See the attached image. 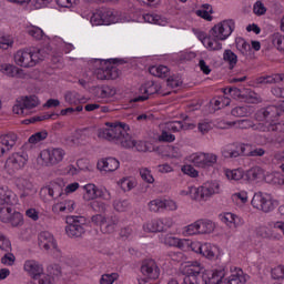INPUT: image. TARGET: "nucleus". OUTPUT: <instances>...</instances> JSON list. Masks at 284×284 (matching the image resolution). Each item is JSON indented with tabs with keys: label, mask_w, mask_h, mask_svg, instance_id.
I'll return each mask as SVG.
<instances>
[{
	"label": "nucleus",
	"mask_w": 284,
	"mask_h": 284,
	"mask_svg": "<svg viewBox=\"0 0 284 284\" xmlns=\"http://www.w3.org/2000/svg\"><path fill=\"white\" fill-rule=\"evenodd\" d=\"M281 81H284V74H274L258 78V83L261 85H265L267 83H281Z\"/></svg>",
	"instance_id": "nucleus-46"
},
{
	"label": "nucleus",
	"mask_w": 284,
	"mask_h": 284,
	"mask_svg": "<svg viewBox=\"0 0 284 284\" xmlns=\"http://www.w3.org/2000/svg\"><path fill=\"white\" fill-rule=\"evenodd\" d=\"M118 185L123 192H130V190H133L134 187V182L128 178H123L118 182Z\"/></svg>",
	"instance_id": "nucleus-62"
},
{
	"label": "nucleus",
	"mask_w": 284,
	"mask_h": 284,
	"mask_svg": "<svg viewBox=\"0 0 284 284\" xmlns=\"http://www.w3.org/2000/svg\"><path fill=\"white\" fill-rule=\"evenodd\" d=\"M28 153H12L8 156L4 163V170L11 176L12 174H17V172L23 170L26 165H28Z\"/></svg>",
	"instance_id": "nucleus-7"
},
{
	"label": "nucleus",
	"mask_w": 284,
	"mask_h": 284,
	"mask_svg": "<svg viewBox=\"0 0 284 284\" xmlns=\"http://www.w3.org/2000/svg\"><path fill=\"white\" fill-rule=\"evenodd\" d=\"M0 72L6 74V77H10L11 79H19V77L23 74V69H20L19 67L11 63H3L0 64Z\"/></svg>",
	"instance_id": "nucleus-30"
},
{
	"label": "nucleus",
	"mask_w": 284,
	"mask_h": 284,
	"mask_svg": "<svg viewBox=\"0 0 284 284\" xmlns=\"http://www.w3.org/2000/svg\"><path fill=\"white\" fill-rule=\"evenodd\" d=\"M118 225H119V217L113 215L109 220H106V223H104V226L102 227V233L112 234L116 230Z\"/></svg>",
	"instance_id": "nucleus-44"
},
{
	"label": "nucleus",
	"mask_w": 284,
	"mask_h": 284,
	"mask_svg": "<svg viewBox=\"0 0 284 284\" xmlns=\"http://www.w3.org/2000/svg\"><path fill=\"white\" fill-rule=\"evenodd\" d=\"M272 278H275V281L284 280V266L283 265H278L272 270Z\"/></svg>",
	"instance_id": "nucleus-64"
},
{
	"label": "nucleus",
	"mask_w": 284,
	"mask_h": 284,
	"mask_svg": "<svg viewBox=\"0 0 284 284\" xmlns=\"http://www.w3.org/2000/svg\"><path fill=\"white\" fill-rule=\"evenodd\" d=\"M193 192H197L200 201H207V199H212L216 194H222L223 187L221 186V182L214 180L203 183V185L199 186L197 190H193Z\"/></svg>",
	"instance_id": "nucleus-10"
},
{
	"label": "nucleus",
	"mask_w": 284,
	"mask_h": 284,
	"mask_svg": "<svg viewBox=\"0 0 284 284\" xmlns=\"http://www.w3.org/2000/svg\"><path fill=\"white\" fill-rule=\"evenodd\" d=\"M141 274L145 276L149 281H156L161 276V268L156 261L144 260L141 265Z\"/></svg>",
	"instance_id": "nucleus-15"
},
{
	"label": "nucleus",
	"mask_w": 284,
	"mask_h": 284,
	"mask_svg": "<svg viewBox=\"0 0 284 284\" xmlns=\"http://www.w3.org/2000/svg\"><path fill=\"white\" fill-rule=\"evenodd\" d=\"M162 243L164 245H168L169 247H178L179 250H185L189 245V242L186 239H179L176 236H173L172 234H166L162 239Z\"/></svg>",
	"instance_id": "nucleus-27"
},
{
	"label": "nucleus",
	"mask_w": 284,
	"mask_h": 284,
	"mask_svg": "<svg viewBox=\"0 0 284 284\" xmlns=\"http://www.w3.org/2000/svg\"><path fill=\"white\" fill-rule=\"evenodd\" d=\"M23 271L28 276H30L33 281H37L41 274H43V264H41L37 260H27L23 264Z\"/></svg>",
	"instance_id": "nucleus-17"
},
{
	"label": "nucleus",
	"mask_w": 284,
	"mask_h": 284,
	"mask_svg": "<svg viewBox=\"0 0 284 284\" xmlns=\"http://www.w3.org/2000/svg\"><path fill=\"white\" fill-rule=\"evenodd\" d=\"M37 105H39V98L36 95L18 98L13 105V114L28 116V114H30V110H33Z\"/></svg>",
	"instance_id": "nucleus-8"
},
{
	"label": "nucleus",
	"mask_w": 284,
	"mask_h": 284,
	"mask_svg": "<svg viewBox=\"0 0 284 284\" xmlns=\"http://www.w3.org/2000/svg\"><path fill=\"white\" fill-rule=\"evenodd\" d=\"M140 93L142 95L135 97L132 100L133 103L148 101L152 94H158L159 97H168V94H170V90L165 88V84L149 81L140 87Z\"/></svg>",
	"instance_id": "nucleus-2"
},
{
	"label": "nucleus",
	"mask_w": 284,
	"mask_h": 284,
	"mask_svg": "<svg viewBox=\"0 0 284 284\" xmlns=\"http://www.w3.org/2000/svg\"><path fill=\"white\" fill-rule=\"evenodd\" d=\"M61 276V267L58 265L49 266L47 273H42L37 278L38 284H54V281Z\"/></svg>",
	"instance_id": "nucleus-16"
},
{
	"label": "nucleus",
	"mask_w": 284,
	"mask_h": 284,
	"mask_svg": "<svg viewBox=\"0 0 284 284\" xmlns=\"http://www.w3.org/2000/svg\"><path fill=\"white\" fill-rule=\"evenodd\" d=\"M251 205L261 212H272L274 210V199L267 193L257 192L253 195Z\"/></svg>",
	"instance_id": "nucleus-14"
},
{
	"label": "nucleus",
	"mask_w": 284,
	"mask_h": 284,
	"mask_svg": "<svg viewBox=\"0 0 284 284\" xmlns=\"http://www.w3.org/2000/svg\"><path fill=\"white\" fill-rule=\"evenodd\" d=\"M65 159V150L61 148H49L40 152V160L42 165L52 168V165H59Z\"/></svg>",
	"instance_id": "nucleus-6"
},
{
	"label": "nucleus",
	"mask_w": 284,
	"mask_h": 284,
	"mask_svg": "<svg viewBox=\"0 0 284 284\" xmlns=\"http://www.w3.org/2000/svg\"><path fill=\"white\" fill-rule=\"evenodd\" d=\"M247 283V277L245 276V273H243V270L241 268H234L232 271V274L227 278H222L220 284H245Z\"/></svg>",
	"instance_id": "nucleus-26"
},
{
	"label": "nucleus",
	"mask_w": 284,
	"mask_h": 284,
	"mask_svg": "<svg viewBox=\"0 0 284 284\" xmlns=\"http://www.w3.org/2000/svg\"><path fill=\"white\" fill-rule=\"evenodd\" d=\"M44 192L52 199H61V196H63V186L59 183H51L49 186L44 187Z\"/></svg>",
	"instance_id": "nucleus-35"
},
{
	"label": "nucleus",
	"mask_w": 284,
	"mask_h": 284,
	"mask_svg": "<svg viewBox=\"0 0 284 284\" xmlns=\"http://www.w3.org/2000/svg\"><path fill=\"white\" fill-rule=\"evenodd\" d=\"M200 234H212L216 229V224L210 220H197Z\"/></svg>",
	"instance_id": "nucleus-34"
},
{
	"label": "nucleus",
	"mask_w": 284,
	"mask_h": 284,
	"mask_svg": "<svg viewBox=\"0 0 284 284\" xmlns=\"http://www.w3.org/2000/svg\"><path fill=\"white\" fill-rule=\"evenodd\" d=\"M14 145H17V134L8 133L0 135V159L6 156Z\"/></svg>",
	"instance_id": "nucleus-20"
},
{
	"label": "nucleus",
	"mask_w": 284,
	"mask_h": 284,
	"mask_svg": "<svg viewBox=\"0 0 284 284\" xmlns=\"http://www.w3.org/2000/svg\"><path fill=\"white\" fill-rule=\"evenodd\" d=\"M221 39L214 38V33L210 31V37L204 39V45L207 50H223V43H221Z\"/></svg>",
	"instance_id": "nucleus-33"
},
{
	"label": "nucleus",
	"mask_w": 284,
	"mask_h": 284,
	"mask_svg": "<svg viewBox=\"0 0 284 284\" xmlns=\"http://www.w3.org/2000/svg\"><path fill=\"white\" fill-rule=\"evenodd\" d=\"M223 59L225 63L229 64L230 70H234V68H236V63H239V55L230 49L224 50Z\"/></svg>",
	"instance_id": "nucleus-38"
},
{
	"label": "nucleus",
	"mask_w": 284,
	"mask_h": 284,
	"mask_svg": "<svg viewBox=\"0 0 284 284\" xmlns=\"http://www.w3.org/2000/svg\"><path fill=\"white\" fill-rule=\"evenodd\" d=\"M44 59L45 52L41 49H19L13 54V61L19 68H34Z\"/></svg>",
	"instance_id": "nucleus-1"
},
{
	"label": "nucleus",
	"mask_w": 284,
	"mask_h": 284,
	"mask_svg": "<svg viewBox=\"0 0 284 284\" xmlns=\"http://www.w3.org/2000/svg\"><path fill=\"white\" fill-rule=\"evenodd\" d=\"M74 200L71 199H65V200H61V201H57L53 205H52V212L54 214H70V212H74Z\"/></svg>",
	"instance_id": "nucleus-23"
},
{
	"label": "nucleus",
	"mask_w": 284,
	"mask_h": 284,
	"mask_svg": "<svg viewBox=\"0 0 284 284\" xmlns=\"http://www.w3.org/2000/svg\"><path fill=\"white\" fill-rule=\"evenodd\" d=\"M216 161H219V155L214 153L200 152L191 155V163H193L195 168H201L202 170L214 168Z\"/></svg>",
	"instance_id": "nucleus-13"
},
{
	"label": "nucleus",
	"mask_w": 284,
	"mask_h": 284,
	"mask_svg": "<svg viewBox=\"0 0 284 284\" xmlns=\"http://www.w3.org/2000/svg\"><path fill=\"white\" fill-rule=\"evenodd\" d=\"M200 278H202L203 284H221V281L225 278V268L206 271L202 273Z\"/></svg>",
	"instance_id": "nucleus-18"
},
{
	"label": "nucleus",
	"mask_w": 284,
	"mask_h": 284,
	"mask_svg": "<svg viewBox=\"0 0 284 284\" xmlns=\"http://www.w3.org/2000/svg\"><path fill=\"white\" fill-rule=\"evenodd\" d=\"M91 223L100 227L101 232H103V227L108 223V219L103 214H95L91 217Z\"/></svg>",
	"instance_id": "nucleus-58"
},
{
	"label": "nucleus",
	"mask_w": 284,
	"mask_h": 284,
	"mask_svg": "<svg viewBox=\"0 0 284 284\" xmlns=\"http://www.w3.org/2000/svg\"><path fill=\"white\" fill-rule=\"evenodd\" d=\"M39 241V247L41 250H45V252H49V250H58L57 240L54 239V235L48 231H43L38 236Z\"/></svg>",
	"instance_id": "nucleus-19"
},
{
	"label": "nucleus",
	"mask_w": 284,
	"mask_h": 284,
	"mask_svg": "<svg viewBox=\"0 0 284 284\" xmlns=\"http://www.w3.org/2000/svg\"><path fill=\"white\" fill-rule=\"evenodd\" d=\"M145 23H153L155 26H165V20L156 13H146L143 16Z\"/></svg>",
	"instance_id": "nucleus-47"
},
{
	"label": "nucleus",
	"mask_w": 284,
	"mask_h": 284,
	"mask_svg": "<svg viewBox=\"0 0 284 284\" xmlns=\"http://www.w3.org/2000/svg\"><path fill=\"white\" fill-rule=\"evenodd\" d=\"M19 197L17 193L8 186H0V205H17Z\"/></svg>",
	"instance_id": "nucleus-22"
},
{
	"label": "nucleus",
	"mask_w": 284,
	"mask_h": 284,
	"mask_svg": "<svg viewBox=\"0 0 284 284\" xmlns=\"http://www.w3.org/2000/svg\"><path fill=\"white\" fill-rule=\"evenodd\" d=\"M235 125H237L240 130H250V128H252L256 132H274V126H267L263 123L254 124L252 120H239L235 122Z\"/></svg>",
	"instance_id": "nucleus-21"
},
{
	"label": "nucleus",
	"mask_w": 284,
	"mask_h": 284,
	"mask_svg": "<svg viewBox=\"0 0 284 284\" xmlns=\"http://www.w3.org/2000/svg\"><path fill=\"white\" fill-rule=\"evenodd\" d=\"M121 163L115 158H105L98 161L97 168L100 172H116Z\"/></svg>",
	"instance_id": "nucleus-24"
},
{
	"label": "nucleus",
	"mask_w": 284,
	"mask_h": 284,
	"mask_svg": "<svg viewBox=\"0 0 284 284\" xmlns=\"http://www.w3.org/2000/svg\"><path fill=\"white\" fill-rule=\"evenodd\" d=\"M235 45H236V50H239V52H241L243 57H247V54L252 52V45L250 44V42H247L243 38H236Z\"/></svg>",
	"instance_id": "nucleus-40"
},
{
	"label": "nucleus",
	"mask_w": 284,
	"mask_h": 284,
	"mask_svg": "<svg viewBox=\"0 0 284 284\" xmlns=\"http://www.w3.org/2000/svg\"><path fill=\"white\" fill-rule=\"evenodd\" d=\"M244 95H245L247 103H261L263 101L261 95H258V93L252 91V89H246Z\"/></svg>",
	"instance_id": "nucleus-55"
},
{
	"label": "nucleus",
	"mask_w": 284,
	"mask_h": 284,
	"mask_svg": "<svg viewBox=\"0 0 284 284\" xmlns=\"http://www.w3.org/2000/svg\"><path fill=\"white\" fill-rule=\"evenodd\" d=\"M222 154L224 159H236L239 158L240 151L236 144H227L222 150Z\"/></svg>",
	"instance_id": "nucleus-45"
},
{
	"label": "nucleus",
	"mask_w": 284,
	"mask_h": 284,
	"mask_svg": "<svg viewBox=\"0 0 284 284\" xmlns=\"http://www.w3.org/2000/svg\"><path fill=\"white\" fill-rule=\"evenodd\" d=\"M108 128H102L98 130V138L105 139L106 141H113V143H119L121 136L125 130H130V125L123 122L116 124L106 123Z\"/></svg>",
	"instance_id": "nucleus-3"
},
{
	"label": "nucleus",
	"mask_w": 284,
	"mask_h": 284,
	"mask_svg": "<svg viewBox=\"0 0 284 284\" xmlns=\"http://www.w3.org/2000/svg\"><path fill=\"white\" fill-rule=\"evenodd\" d=\"M205 272H203V264L197 261L186 262L184 265V274L186 276H193V278H201Z\"/></svg>",
	"instance_id": "nucleus-25"
},
{
	"label": "nucleus",
	"mask_w": 284,
	"mask_h": 284,
	"mask_svg": "<svg viewBox=\"0 0 284 284\" xmlns=\"http://www.w3.org/2000/svg\"><path fill=\"white\" fill-rule=\"evenodd\" d=\"M236 28V23L234 20H223L215 24L210 31L213 32L214 39H221L222 41H226V39H230L232 33L234 32V29Z\"/></svg>",
	"instance_id": "nucleus-12"
},
{
	"label": "nucleus",
	"mask_w": 284,
	"mask_h": 284,
	"mask_svg": "<svg viewBox=\"0 0 284 284\" xmlns=\"http://www.w3.org/2000/svg\"><path fill=\"white\" fill-rule=\"evenodd\" d=\"M113 207L116 212H126V210H130V202L128 200H115Z\"/></svg>",
	"instance_id": "nucleus-59"
},
{
	"label": "nucleus",
	"mask_w": 284,
	"mask_h": 284,
	"mask_svg": "<svg viewBox=\"0 0 284 284\" xmlns=\"http://www.w3.org/2000/svg\"><path fill=\"white\" fill-rule=\"evenodd\" d=\"M84 219L79 216L67 217L65 234L70 239H79L85 234Z\"/></svg>",
	"instance_id": "nucleus-11"
},
{
	"label": "nucleus",
	"mask_w": 284,
	"mask_h": 284,
	"mask_svg": "<svg viewBox=\"0 0 284 284\" xmlns=\"http://www.w3.org/2000/svg\"><path fill=\"white\" fill-rule=\"evenodd\" d=\"M224 174L229 181H241L245 176V171L243 169H226Z\"/></svg>",
	"instance_id": "nucleus-42"
},
{
	"label": "nucleus",
	"mask_w": 284,
	"mask_h": 284,
	"mask_svg": "<svg viewBox=\"0 0 284 284\" xmlns=\"http://www.w3.org/2000/svg\"><path fill=\"white\" fill-rule=\"evenodd\" d=\"M90 206L94 212H99L100 214L108 212V204L101 200H93Z\"/></svg>",
	"instance_id": "nucleus-56"
},
{
	"label": "nucleus",
	"mask_w": 284,
	"mask_h": 284,
	"mask_svg": "<svg viewBox=\"0 0 284 284\" xmlns=\"http://www.w3.org/2000/svg\"><path fill=\"white\" fill-rule=\"evenodd\" d=\"M97 94L100 99H110L116 94V89L110 85H103L97 89Z\"/></svg>",
	"instance_id": "nucleus-43"
},
{
	"label": "nucleus",
	"mask_w": 284,
	"mask_h": 284,
	"mask_svg": "<svg viewBox=\"0 0 284 284\" xmlns=\"http://www.w3.org/2000/svg\"><path fill=\"white\" fill-rule=\"evenodd\" d=\"M244 176L248 183L263 181L265 179V171L261 166H253L245 172Z\"/></svg>",
	"instance_id": "nucleus-29"
},
{
	"label": "nucleus",
	"mask_w": 284,
	"mask_h": 284,
	"mask_svg": "<svg viewBox=\"0 0 284 284\" xmlns=\"http://www.w3.org/2000/svg\"><path fill=\"white\" fill-rule=\"evenodd\" d=\"M168 132H181V130H187V126L182 121H172L165 124Z\"/></svg>",
	"instance_id": "nucleus-51"
},
{
	"label": "nucleus",
	"mask_w": 284,
	"mask_h": 284,
	"mask_svg": "<svg viewBox=\"0 0 284 284\" xmlns=\"http://www.w3.org/2000/svg\"><path fill=\"white\" fill-rule=\"evenodd\" d=\"M47 139H48V131L43 130L32 134L29 138V143H31L32 145H37V143H41V141H45Z\"/></svg>",
	"instance_id": "nucleus-53"
},
{
	"label": "nucleus",
	"mask_w": 284,
	"mask_h": 284,
	"mask_svg": "<svg viewBox=\"0 0 284 284\" xmlns=\"http://www.w3.org/2000/svg\"><path fill=\"white\" fill-rule=\"evenodd\" d=\"M150 74L158 77L159 79H165L170 77V68L163 64L152 65L149 68Z\"/></svg>",
	"instance_id": "nucleus-32"
},
{
	"label": "nucleus",
	"mask_w": 284,
	"mask_h": 284,
	"mask_svg": "<svg viewBox=\"0 0 284 284\" xmlns=\"http://www.w3.org/2000/svg\"><path fill=\"white\" fill-rule=\"evenodd\" d=\"M200 254H202V256H204L205 258L212 260L216 256V251L214 246H212V244L204 243L202 244V251Z\"/></svg>",
	"instance_id": "nucleus-50"
},
{
	"label": "nucleus",
	"mask_w": 284,
	"mask_h": 284,
	"mask_svg": "<svg viewBox=\"0 0 284 284\" xmlns=\"http://www.w3.org/2000/svg\"><path fill=\"white\" fill-rule=\"evenodd\" d=\"M7 223H10L12 227H21V225H23V214L13 210V213H11V216Z\"/></svg>",
	"instance_id": "nucleus-48"
},
{
	"label": "nucleus",
	"mask_w": 284,
	"mask_h": 284,
	"mask_svg": "<svg viewBox=\"0 0 284 284\" xmlns=\"http://www.w3.org/2000/svg\"><path fill=\"white\" fill-rule=\"evenodd\" d=\"M149 212H153V214H161V212H164V199L156 197L154 200H151L148 203Z\"/></svg>",
	"instance_id": "nucleus-37"
},
{
	"label": "nucleus",
	"mask_w": 284,
	"mask_h": 284,
	"mask_svg": "<svg viewBox=\"0 0 284 284\" xmlns=\"http://www.w3.org/2000/svg\"><path fill=\"white\" fill-rule=\"evenodd\" d=\"M144 232H163V222L161 219L151 220L143 225Z\"/></svg>",
	"instance_id": "nucleus-41"
},
{
	"label": "nucleus",
	"mask_w": 284,
	"mask_h": 284,
	"mask_svg": "<svg viewBox=\"0 0 284 284\" xmlns=\"http://www.w3.org/2000/svg\"><path fill=\"white\" fill-rule=\"evenodd\" d=\"M266 181L273 185H284V175L278 172L271 173L267 175Z\"/></svg>",
	"instance_id": "nucleus-57"
},
{
	"label": "nucleus",
	"mask_w": 284,
	"mask_h": 284,
	"mask_svg": "<svg viewBox=\"0 0 284 284\" xmlns=\"http://www.w3.org/2000/svg\"><path fill=\"white\" fill-rule=\"evenodd\" d=\"M119 273H105L101 275L100 284H114L115 281H119Z\"/></svg>",
	"instance_id": "nucleus-54"
},
{
	"label": "nucleus",
	"mask_w": 284,
	"mask_h": 284,
	"mask_svg": "<svg viewBox=\"0 0 284 284\" xmlns=\"http://www.w3.org/2000/svg\"><path fill=\"white\" fill-rule=\"evenodd\" d=\"M102 199L103 201H112V193L108 189H99L94 183H88L82 186V200L84 203H90Z\"/></svg>",
	"instance_id": "nucleus-4"
},
{
	"label": "nucleus",
	"mask_w": 284,
	"mask_h": 284,
	"mask_svg": "<svg viewBox=\"0 0 284 284\" xmlns=\"http://www.w3.org/2000/svg\"><path fill=\"white\" fill-rule=\"evenodd\" d=\"M119 69L116 65L109 60L100 62V67L94 70V75L99 81H108L110 79H119Z\"/></svg>",
	"instance_id": "nucleus-9"
},
{
	"label": "nucleus",
	"mask_w": 284,
	"mask_h": 284,
	"mask_svg": "<svg viewBox=\"0 0 284 284\" xmlns=\"http://www.w3.org/2000/svg\"><path fill=\"white\" fill-rule=\"evenodd\" d=\"M232 116H250V108L247 106H235L231 111Z\"/></svg>",
	"instance_id": "nucleus-61"
},
{
	"label": "nucleus",
	"mask_w": 284,
	"mask_h": 284,
	"mask_svg": "<svg viewBox=\"0 0 284 284\" xmlns=\"http://www.w3.org/2000/svg\"><path fill=\"white\" fill-rule=\"evenodd\" d=\"M281 114H283L281 106L268 105L256 111L255 121H265V123H262L263 125H266L267 128L272 126L274 128V131H276V124L272 123H274V120L277 119V116H281Z\"/></svg>",
	"instance_id": "nucleus-5"
},
{
	"label": "nucleus",
	"mask_w": 284,
	"mask_h": 284,
	"mask_svg": "<svg viewBox=\"0 0 284 284\" xmlns=\"http://www.w3.org/2000/svg\"><path fill=\"white\" fill-rule=\"evenodd\" d=\"M128 132H130V130H124V133H122V136L118 142V145H121V148H125V150H132L134 149L135 140Z\"/></svg>",
	"instance_id": "nucleus-36"
},
{
	"label": "nucleus",
	"mask_w": 284,
	"mask_h": 284,
	"mask_svg": "<svg viewBox=\"0 0 284 284\" xmlns=\"http://www.w3.org/2000/svg\"><path fill=\"white\" fill-rule=\"evenodd\" d=\"M222 222H224L231 230H236V227H241V225H243V220L234 213H225L222 216Z\"/></svg>",
	"instance_id": "nucleus-31"
},
{
	"label": "nucleus",
	"mask_w": 284,
	"mask_h": 284,
	"mask_svg": "<svg viewBox=\"0 0 284 284\" xmlns=\"http://www.w3.org/2000/svg\"><path fill=\"white\" fill-rule=\"evenodd\" d=\"M102 19L104 21V26H110V23H119L120 19L116 13L110 9H101Z\"/></svg>",
	"instance_id": "nucleus-39"
},
{
	"label": "nucleus",
	"mask_w": 284,
	"mask_h": 284,
	"mask_svg": "<svg viewBox=\"0 0 284 284\" xmlns=\"http://www.w3.org/2000/svg\"><path fill=\"white\" fill-rule=\"evenodd\" d=\"M16 185H17V187H19V190H22L20 199H26V196H32V194H37L34 186L27 179L19 178L16 181Z\"/></svg>",
	"instance_id": "nucleus-28"
},
{
	"label": "nucleus",
	"mask_w": 284,
	"mask_h": 284,
	"mask_svg": "<svg viewBox=\"0 0 284 284\" xmlns=\"http://www.w3.org/2000/svg\"><path fill=\"white\" fill-rule=\"evenodd\" d=\"M232 201H235V203H247L248 196L247 191H239L236 193H233L231 196Z\"/></svg>",
	"instance_id": "nucleus-60"
},
{
	"label": "nucleus",
	"mask_w": 284,
	"mask_h": 284,
	"mask_svg": "<svg viewBox=\"0 0 284 284\" xmlns=\"http://www.w3.org/2000/svg\"><path fill=\"white\" fill-rule=\"evenodd\" d=\"M271 41L273 45L280 52H284V36L280 32L273 33L271 36Z\"/></svg>",
	"instance_id": "nucleus-49"
},
{
	"label": "nucleus",
	"mask_w": 284,
	"mask_h": 284,
	"mask_svg": "<svg viewBox=\"0 0 284 284\" xmlns=\"http://www.w3.org/2000/svg\"><path fill=\"white\" fill-rule=\"evenodd\" d=\"M27 32L30 37L37 39L38 41L43 39V30L39 27H29Z\"/></svg>",
	"instance_id": "nucleus-63"
},
{
	"label": "nucleus",
	"mask_w": 284,
	"mask_h": 284,
	"mask_svg": "<svg viewBox=\"0 0 284 284\" xmlns=\"http://www.w3.org/2000/svg\"><path fill=\"white\" fill-rule=\"evenodd\" d=\"M166 90L171 92V90H174V88H180V85H183V81L178 75H172L166 80V84H164Z\"/></svg>",
	"instance_id": "nucleus-52"
}]
</instances>
